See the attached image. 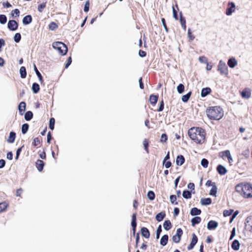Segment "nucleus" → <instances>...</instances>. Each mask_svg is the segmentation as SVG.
I'll use <instances>...</instances> for the list:
<instances>
[{
	"mask_svg": "<svg viewBox=\"0 0 252 252\" xmlns=\"http://www.w3.org/2000/svg\"><path fill=\"white\" fill-rule=\"evenodd\" d=\"M189 137L195 142L202 144L205 140V131L201 127H192L188 131Z\"/></svg>",
	"mask_w": 252,
	"mask_h": 252,
	"instance_id": "1",
	"label": "nucleus"
},
{
	"mask_svg": "<svg viewBox=\"0 0 252 252\" xmlns=\"http://www.w3.org/2000/svg\"><path fill=\"white\" fill-rule=\"evenodd\" d=\"M208 117L211 120H218L223 116V111L220 106L211 107L206 110Z\"/></svg>",
	"mask_w": 252,
	"mask_h": 252,
	"instance_id": "2",
	"label": "nucleus"
},
{
	"mask_svg": "<svg viewBox=\"0 0 252 252\" xmlns=\"http://www.w3.org/2000/svg\"><path fill=\"white\" fill-rule=\"evenodd\" d=\"M235 189L244 197H252V186L250 184L242 183L237 185L235 187Z\"/></svg>",
	"mask_w": 252,
	"mask_h": 252,
	"instance_id": "3",
	"label": "nucleus"
},
{
	"mask_svg": "<svg viewBox=\"0 0 252 252\" xmlns=\"http://www.w3.org/2000/svg\"><path fill=\"white\" fill-rule=\"evenodd\" d=\"M52 46L62 55H65L67 52L66 46L62 42H54L52 44Z\"/></svg>",
	"mask_w": 252,
	"mask_h": 252,
	"instance_id": "4",
	"label": "nucleus"
},
{
	"mask_svg": "<svg viewBox=\"0 0 252 252\" xmlns=\"http://www.w3.org/2000/svg\"><path fill=\"white\" fill-rule=\"evenodd\" d=\"M218 70L220 71L221 75H228V68L226 66L225 63L222 60L220 61L218 66Z\"/></svg>",
	"mask_w": 252,
	"mask_h": 252,
	"instance_id": "5",
	"label": "nucleus"
},
{
	"mask_svg": "<svg viewBox=\"0 0 252 252\" xmlns=\"http://www.w3.org/2000/svg\"><path fill=\"white\" fill-rule=\"evenodd\" d=\"M236 9L235 4L233 2H229L227 4V8L226 9L225 14L227 16H230L235 12Z\"/></svg>",
	"mask_w": 252,
	"mask_h": 252,
	"instance_id": "6",
	"label": "nucleus"
},
{
	"mask_svg": "<svg viewBox=\"0 0 252 252\" xmlns=\"http://www.w3.org/2000/svg\"><path fill=\"white\" fill-rule=\"evenodd\" d=\"M183 234V230L181 228H178L176 230V233L172 237V240L175 243H178L181 240V237Z\"/></svg>",
	"mask_w": 252,
	"mask_h": 252,
	"instance_id": "7",
	"label": "nucleus"
},
{
	"mask_svg": "<svg viewBox=\"0 0 252 252\" xmlns=\"http://www.w3.org/2000/svg\"><path fill=\"white\" fill-rule=\"evenodd\" d=\"M18 27L17 22L13 20H9L7 24V27L10 30L12 31H16Z\"/></svg>",
	"mask_w": 252,
	"mask_h": 252,
	"instance_id": "8",
	"label": "nucleus"
},
{
	"mask_svg": "<svg viewBox=\"0 0 252 252\" xmlns=\"http://www.w3.org/2000/svg\"><path fill=\"white\" fill-rule=\"evenodd\" d=\"M197 240L198 239L196 235L194 233L192 234V238L191 239V241L189 246L188 247V250L189 251L192 250L194 248V246L197 242Z\"/></svg>",
	"mask_w": 252,
	"mask_h": 252,
	"instance_id": "9",
	"label": "nucleus"
},
{
	"mask_svg": "<svg viewBox=\"0 0 252 252\" xmlns=\"http://www.w3.org/2000/svg\"><path fill=\"white\" fill-rule=\"evenodd\" d=\"M227 64L230 68H234L237 65L238 62L235 58L232 57L228 60Z\"/></svg>",
	"mask_w": 252,
	"mask_h": 252,
	"instance_id": "10",
	"label": "nucleus"
},
{
	"mask_svg": "<svg viewBox=\"0 0 252 252\" xmlns=\"http://www.w3.org/2000/svg\"><path fill=\"white\" fill-rule=\"evenodd\" d=\"M217 170L218 172V173L221 175H223L225 174L227 172V169H226V168L220 164L219 165L217 166Z\"/></svg>",
	"mask_w": 252,
	"mask_h": 252,
	"instance_id": "11",
	"label": "nucleus"
},
{
	"mask_svg": "<svg viewBox=\"0 0 252 252\" xmlns=\"http://www.w3.org/2000/svg\"><path fill=\"white\" fill-rule=\"evenodd\" d=\"M218 225L217 221H208L207 228L209 230L215 229Z\"/></svg>",
	"mask_w": 252,
	"mask_h": 252,
	"instance_id": "12",
	"label": "nucleus"
},
{
	"mask_svg": "<svg viewBox=\"0 0 252 252\" xmlns=\"http://www.w3.org/2000/svg\"><path fill=\"white\" fill-rule=\"evenodd\" d=\"M25 109L26 103L24 101L20 102L18 106V110L20 115H22L23 114L24 112L25 111Z\"/></svg>",
	"mask_w": 252,
	"mask_h": 252,
	"instance_id": "13",
	"label": "nucleus"
},
{
	"mask_svg": "<svg viewBox=\"0 0 252 252\" xmlns=\"http://www.w3.org/2000/svg\"><path fill=\"white\" fill-rule=\"evenodd\" d=\"M141 234L143 237L146 238H148L150 237V232L149 230L146 227H142L141 229Z\"/></svg>",
	"mask_w": 252,
	"mask_h": 252,
	"instance_id": "14",
	"label": "nucleus"
},
{
	"mask_svg": "<svg viewBox=\"0 0 252 252\" xmlns=\"http://www.w3.org/2000/svg\"><path fill=\"white\" fill-rule=\"evenodd\" d=\"M32 21V17L31 15H28L26 16L23 19V23L24 25H28Z\"/></svg>",
	"mask_w": 252,
	"mask_h": 252,
	"instance_id": "15",
	"label": "nucleus"
},
{
	"mask_svg": "<svg viewBox=\"0 0 252 252\" xmlns=\"http://www.w3.org/2000/svg\"><path fill=\"white\" fill-rule=\"evenodd\" d=\"M231 248L235 251L239 250L240 243L239 241L237 240H234L232 243Z\"/></svg>",
	"mask_w": 252,
	"mask_h": 252,
	"instance_id": "16",
	"label": "nucleus"
},
{
	"mask_svg": "<svg viewBox=\"0 0 252 252\" xmlns=\"http://www.w3.org/2000/svg\"><path fill=\"white\" fill-rule=\"evenodd\" d=\"M168 236L167 235H163L160 240V244L161 245L164 246L166 245L168 242Z\"/></svg>",
	"mask_w": 252,
	"mask_h": 252,
	"instance_id": "17",
	"label": "nucleus"
},
{
	"mask_svg": "<svg viewBox=\"0 0 252 252\" xmlns=\"http://www.w3.org/2000/svg\"><path fill=\"white\" fill-rule=\"evenodd\" d=\"M184 162H185V158L183 156L180 155V156H178L177 157V158L176 160V162L178 165H180V166L182 165L184 163Z\"/></svg>",
	"mask_w": 252,
	"mask_h": 252,
	"instance_id": "18",
	"label": "nucleus"
},
{
	"mask_svg": "<svg viewBox=\"0 0 252 252\" xmlns=\"http://www.w3.org/2000/svg\"><path fill=\"white\" fill-rule=\"evenodd\" d=\"M211 90L210 88L207 87L202 89L201 93V96L202 97H205L210 93Z\"/></svg>",
	"mask_w": 252,
	"mask_h": 252,
	"instance_id": "19",
	"label": "nucleus"
},
{
	"mask_svg": "<svg viewBox=\"0 0 252 252\" xmlns=\"http://www.w3.org/2000/svg\"><path fill=\"white\" fill-rule=\"evenodd\" d=\"M15 136H16V134L14 132H12V131L10 132L9 133V137L7 139L8 142H9L10 143H13L15 141Z\"/></svg>",
	"mask_w": 252,
	"mask_h": 252,
	"instance_id": "20",
	"label": "nucleus"
},
{
	"mask_svg": "<svg viewBox=\"0 0 252 252\" xmlns=\"http://www.w3.org/2000/svg\"><path fill=\"white\" fill-rule=\"evenodd\" d=\"M36 167L39 171H41L44 166V162L42 160L38 159L36 163Z\"/></svg>",
	"mask_w": 252,
	"mask_h": 252,
	"instance_id": "21",
	"label": "nucleus"
},
{
	"mask_svg": "<svg viewBox=\"0 0 252 252\" xmlns=\"http://www.w3.org/2000/svg\"><path fill=\"white\" fill-rule=\"evenodd\" d=\"M180 22L182 27L185 31H186V28H187L186 27V19L184 17H183L182 13H180Z\"/></svg>",
	"mask_w": 252,
	"mask_h": 252,
	"instance_id": "22",
	"label": "nucleus"
},
{
	"mask_svg": "<svg viewBox=\"0 0 252 252\" xmlns=\"http://www.w3.org/2000/svg\"><path fill=\"white\" fill-rule=\"evenodd\" d=\"M251 94V92L247 89H245L241 92V95L243 98H249L250 97Z\"/></svg>",
	"mask_w": 252,
	"mask_h": 252,
	"instance_id": "23",
	"label": "nucleus"
},
{
	"mask_svg": "<svg viewBox=\"0 0 252 252\" xmlns=\"http://www.w3.org/2000/svg\"><path fill=\"white\" fill-rule=\"evenodd\" d=\"M34 70L35 72V73L37 75L38 79H39V80L41 84H42L43 83V78H42V76L41 74V73L39 72V71L38 70V69H37L36 68V66L35 64H34Z\"/></svg>",
	"mask_w": 252,
	"mask_h": 252,
	"instance_id": "24",
	"label": "nucleus"
},
{
	"mask_svg": "<svg viewBox=\"0 0 252 252\" xmlns=\"http://www.w3.org/2000/svg\"><path fill=\"white\" fill-rule=\"evenodd\" d=\"M40 90L39 85L36 83H34L32 86V90L34 94H37Z\"/></svg>",
	"mask_w": 252,
	"mask_h": 252,
	"instance_id": "25",
	"label": "nucleus"
},
{
	"mask_svg": "<svg viewBox=\"0 0 252 252\" xmlns=\"http://www.w3.org/2000/svg\"><path fill=\"white\" fill-rule=\"evenodd\" d=\"M8 204L6 202H3L0 203V212H2L4 211L7 207H8Z\"/></svg>",
	"mask_w": 252,
	"mask_h": 252,
	"instance_id": "26",
	"label": "nucleus"
},
{
	"mask_svg": "<svg viewBox=\"0 0 252 252\" xmlns=\"http://www.w3.org/2000/svg\"><path fill=\"white\" fill-rule=\"evenodd\" d=\"M20 73L21 78H25L26 77L27 73L26 68L24 66H22L20 69Z\"/></svg>",
	"mask_w": 252,
	"mask_h": 252,
	"instance_id": "27",
	"label": "nucleus"
},
{
	"mask_svg": "<svg viewBox=\"0 0 252 252\" xmlns=\"http://www.w3.org/2000/svg\"><path fill=\"white\" fill-rule=\"evenodd\" d=\"M211 203V199L209 198H203L201 200V203L203 205H207L210 204Z\"/></svg>",
	"mask_w": 252,
	"mask_h": 252,
	"instance_id": "28",
	"label": "nucleus"
},
{
	"mask_svg": "<svg viewBox=\"0 0 252 252\" xmlns=\"http://www.w3.org/2000/svg\"><path fill=\"white\" fill-rule=\"evenodd\" d=\"M201 213V210L197 208H193L191 210L190 214L192 216L199 215Z\"/></svg>",
	"mask_w": 252,
	"mask_h": 252,
	"instance_id": "29",
	"label": "nucleus"
},
{
	"mask_svg": "<svg viewBox=\"0 0 252 252\" xmlns=\"http://www.w3.org/2000/svg\"><path fill=\"white\" fill-rule=\"evenodd\" d=\"M165 213L161 212L156 215V219L157 220H162L165 217Z\"/></svg>",
	"mask_w": 252,
	"mask_h": 252,
	"instance_id": "30",
	"label": "nucleus"
},
{
	"mask_svg": "<svg viewBox=\"0 0 252 252\" xmlns=\"http://www.w3.org/2000/svg\"><path fill=\"white\" fill-rule=\"evenodd\" d=\"M33 116V114L31 111H28L26 113L25 115V119L26 121L31 120Z\"/></svg>",
	"mask_w": 252,
	"mask_h": 252,
	"instance_id": "31",
	"label": "nucleus"
},
{
	"mask_svg": "<svg viewBox=\"0 0 252 252\" xmlns=\"http://www.w3.org/2000/svg\"><path fill=\"white\" fill-rule=\"evenodd\" d=\"M158 99V96L155 95H151L150 97V101L152 104H155Z\"/></svg>",
	"mask_w": 252,
	"mask_h": 252,
	"instance_id": "32",
	"label": "nucleus"
},
{
	"mask_svg": "<svg viewBox=\"0 0 252 252\" xmlns=\"http://www.w3.org/2000/svg\"><path fill=\"white\" fill-rule=\"evenodd\" d=\"M217 192V187H216V186L215 185V183H214V185L213 186V187L210 190V194L211 195L216 196Z\"/></svg>",
	"mask_w": 252,
	"mask_h": 252,
	"instance_id": "33",
	"label": "nucleus"
},
{
	"mask_svg": "<svg viewBox=\"0 0 252 252\" xmlns=\"http://www.w3.org/2000/svg\"><path fill=\"white\" fill-rule=\"evenodd\" d=\"M191 194L189 190H184L183 192V196L186 199H189L191 198Z\"/></svg>",
	"mask_w": 252,
	"mask_h": 252,
	"instance_id": "34",
	"label": "nucleus"
},
{
	"mask_svg": "<svg viewBox=\"0 0 252 252\" xmlns=\"http://www.w3.org/2000/svg\"><path fill=\"white\" fill-rule=\"evenodd\" d=\"M230 155H231V154L229 150H226L220 153V156L222 158H224L225 157L228 158V157H229Z\"/></svg>",
	"mask_w": 252,
	"mask_h": 252,
	"instance_id": "35",
	"label": "nucleus"
},
{
	"mask_svg": "<svg viewBox=\"0 0 252 252\" xmlns=\"http://www.w3.org/2000/svg\"><path fill=\"white\" fill-rule=\"evenodd\" d=\"M191 94V93L190 92L188 93L187 94L182 96V100L184 102H187Z\"/></svg>",
	"mask_w": 252,
	"mask_h": 252,
	"instance_id": "36",
	"label": "nucleus"
},
{
	"mask_svg": "<svg viewBox=\"0 0 252 252\" xmlns=\"http://www.w3.org/2000/svg\"><path fill=\"white\" fill-rule=\"evenodd\" d=\"M163 226L164 229L168 230L171 228L172 225L170 221H164Z\"/></svg>",
	"mask_w": 252,
	"mask_h": 252,
	"instance_id": "37",
	"label": "nucleus"
},
{
	"mask_svg": "<svg viewBox=\"0 0 252 252\" xmlns=\"http://www.w3.org/2000/svg\"><path fill=\"white\" fill-rule=\"evenodd\" d=\"M185 89V87L183 84H180L177 87V90L179 94H182Z\"/></svg>",
	"mask_w": 252,
	"mask_h": 252,
	"instance_id": "38",
	"label": "nucleus"
},
{
	"mask_svg": "<svg viewBox=\"0 0 252 252\" xmlns=\"http://www.w3.org/2000/svg\"><path fill=\"white\" fill-rule=\"evenodd\" d=\"M29 128V125L24 124L22 126V132L23 134H26Z\"/></svg>",
	"mask_w": 252,
	"mask_h": 252,
	"instance_id": "39",
	"label": "nucleus"
},
{
	"mask_svg": "<svg viewBox=\"0 0 252 252\" xmlns=\"http://www.w3.org/2000/svg\"><path fill=\"white\" fill-rule=\"evenodd\" d=\"M7 18L5 15H0V23L1 24H4L6 23Z\"/></svg>",
	"mask_w": 252,
	"mask_h": 252,
	"instance_id": "40",
	"label": "nucleus"
},
{
	"mask_svg": "<svg viewBox=\"0 0 252 252\" xmlns=\"http://www.w3.org/2000/svg\"><path fill=\"white\" fill-rule=\"evenodd\" d=\"M147 196L149 199L151 200H154L155 197L154 192L151 190L149 191L148 192Z\"/></svg>",
	"mask_w": 252,
	"mask_h": 252,
	"instance_id": "41",
	"label": "nucleus"
},
{
	"mask_svg": "<svg viewBox=\"0 0 252 252\" xmlns=\"http://www.w3.org/2000/svg\"><path fill=\"white\" fill-rule=\"evenodd\" d=\"M21 38V36L19 33H16L14 36V40L16 43H18L20 41Z\"/></svg>",
	"mask_w": 252,
	"mask_h": 252,
	"instance_id": "42",
	"label": "nucleus"
},
{
	"mask_svg": "<svg viewBox=\"0 0 252 252\" xmlns=\"http://www.w3.org/2000/svg\"><path fill=\"white\" fill-rule=\"evenodd\" d=\"M161 231H162L161 226V225H159L158 226V228L157 229V231H156V238L157 239H158L159 238Z\"/></svg>",
	"mask_w": 252,
	"mask_h": 252,
	"instance_id": "43",
	"label": "nucleus"
},
{
	"mask_svg": "<svg viewBox=\"0 0 252 252\" xmlns=\"http://www.w3.org/2000/svg\"><path fill=\"white\" fill-rule=\"evenodd\" d=\"M233 212V210L229 209V210H225L223 211V216L224 217H227L230 216Z\"/></svg>",
	"mask_w": 252,
	"mask_h": 252,
	"instance_id": "44",
	"label": "nucleus"
},
{
	"mask_svg": "<svg viewBox=\"0 0 252 252\" xmlns=\"http://www.w3.org/2000/svg\"><path fill=\"white\" fill-rule=\"evenodd\" d=\"M55 119L53 118L50 119L49 121V127L51 129L53 130L54 128Z\"/></svg>",
	"mask_w": 252,
	"mask_h": 252,
	"instance_id": "45",
	"label": "nucleus"
},
{
	"mask_svg": "<svg viewBox=\"0 0 252 252\" xmlns=\"http://www.w3.org/2000/svg\"><path fill=\"white\" fill-rule=\"evenodd\" d=\"M201 164L203 167L206 168L208 165V161L206 158H203L201 161Z\"/></svg>",
	"mask_w": 252,
	"mask_h": 252,
	"instance_id": "46",
	"label": "nucleus"
},
{
	"mask_svg": "<svg viewBox=\"0 0 252 252\" xmlns=\"http://www.w3.org/2000/svg\"><path fill=\"white\" fill-rule=\"evenodd\" d=\"M131 226L132 227L133 234V235H134L135 234V232H136V225H137L136 222L137 221H131Z\"/></svg>",
	"mask_w": 252,
	"mask_h": 252,
	"instance_id": "47",
	"label": "nucleus"
},
{
	"mask_svg": "<svg viewBox=\"0 0 252 252\" xmlns=\"http://www.w3.org/2000/svg\"><path fill=\"white\" fill-rule=\"evenodd\" d=\"M90 2L89 0H87L84 5V10L85 12H87L89 10Z\"/></svg>",
	"mask_w": 252,
	"mask_h": 252,
	"instance_id": "48",
	"label": "nucleus"
},
{
	"mask_svg": "<svg viewBox=\"0 0 252 252\" xmlns=\"http://www.w3.org/2000/svg\"><path fill=\"white\" fill-rule=\"evenodd\" d=\"M199 61L201 63H207L208 61L205 56H201L198 58Z\"/></svg>",
	"mask_w": 252,
	"mask_h": 252,
	"instance_id": "49",
	"label": "nucleus"
},
{
	"mask_svg": "<svg viewBox=\"0 0 252 252\" xmlns=\"http://www.w3.org/2000/svg\"><path fill=\"white\" fill-rule=\"evenodd\" d=\"M40 141L38 137H36L33 139L32 144L34 146H36L39 145L40 144Z\"/></svg>",
	"mask_w": 252,
	"mask_h": 252,
	"instance_id": "50",
	"label": "nucleus"
},
{
	"mask_svg": "<svg viewBox=\"0 0 252 252\" xmlns=\"http://www.w3.org/2000/svg\"><path fill=\"white\" fill-rule=\"evenodd\" d=\"M245 227L246 229H250V230L252 229V221H246L245 223Z\"/></svg>",
	"mask_w": 252,
	"mask_h": 252,
	"instance_id": "51",
	"label": "nucleus"
},
{
	"mask_svg": "<svg viewBox=\"0 0 252 252\" xmlns=\"http://www.w3.org/2000/svg\"><path fill=\"white\" fill-rule=\"evenodd\" d=\"M58 27L57 24L54 22H52L50 23V24L49 25V28L51 30H54L56 29H57Z\"/></svg>",
	"mask_w": 252,
	"mask_h": 252,
	"instance_id": "52",
	"label": "nucleus"
},
{
	"mask_svg": "<svg viewBox=\"0 0 252 252\" xmlns=\"http://www.w3.org/2000/svg\"><path fill=\"white\" fill-rule=\"evenodd\" d=\"M143 144L144 146L145 150L146 151L147 153H148L149 151H148V140H147L146 139H144V140L143 141Z\"/></svg>",
	"mask_w": 252,
	"mask_h": 252,
	"instance_id": "53",
	"label": "nucleus"
},
{
	"mask_svg": "<svg viewBox=\"0 0 252 252\" xmlns=\"http://www.w3.org/2000/svg\"><path fill=\"white\" fill-rule=\"evenodd\" d=\"M188 37L190 40H192L194 39L195 37L191 34V30L190 29H188Z\"/></svg>",
	"mask_w": 252,
	"mask_h": 252,
	"instance_id": "54",
	"label": "nucleus"
},
{
	"mask_svg": "<svg viewBox=\"0 0 252 252\" xmlns=\"http://www.w3.org/2000/svg\"><path fill=\"white\" fill-rule=\"evenodd\" d=\"M173 16L176 20H178L177 12L174 6L172 7Z\"/></svg>",
	"mask_w": 252,
	"mask_h": 252,
	"instance_id": "55",
	"label": "nucleus"
},
{
	"mask_svg": "<svg viewBox=\"0 0 252 252\" xmlns=\"http://www.w3.org/2000/svg\"><path fill=\"white\" fill-rule=\"evenodd\" d=\"M177 198L176 196L175 195H171L170 196V200L171 202L173 204L176 201Z\"/></svg>",
	"mask_w": 252,
	"mask_h": 252,
	"instance_id": "56",
	"label": "nucleus"
},
{
	"mask_svg": "<svg viewBox=\"0 0 252 252\" xmlns=\"http://www.w3.org/2000/svg\"><path fill=\"white\" fill-rule=\"evenodd\" d=\"M46 4L45 3H42L38 6V10L39 12H42V10L45 7Z\"/></svg>",
	"mask_w": 252,
	"mask_h": 252,
	"instance_id": "57",
	"label": "nucleus"
},
{
	"mask_svg": "<svg viewBox=\"0 0 252 252\" xmlns=\"http://www.w3.org/2000/svg\"><path fill=\"white\" fill-rule=\"evenodd\" d=\"M242 155L246 158L249 157L250 151L248 149L246 150L243 152Z\"/></svg>",
	"mask_w": 252,
	"mask_h": 252,
	"instance_id": "58",
	"label": "nucleus"
},
{
	"mask_svg": "<svg viewBox=\"0 0 252 252\" xmlns=\"http://www.w3.org/2000/svg\"><path fill=\"white\" fill-rule=\"evenodd\" d=\"M167 140V136L165 134H162L161 136L160 141L161 142H165Z\"/></svg>",
	"mask_w": 252,
	"mask_h": 252,
	"instance_id": "59",
	"label": "nucleus"
},
{
	"mask_svg": "<svg viewBox=\"0 0 252 252\" xmlns=\"http://www.w3.org/2000/svg\"><path fill=\"white\" fill-rule=\"evenodd\" d=\"M12 15L13 16H14V14H15L16 15V16H19V14H20V11L19 10V9H15L14 10L12 11Z\"/></svg>",
	"mask_w": 252,
	"mask_h": 252,
	"instance_id": "60",
	"label": "nucleus"
},
{
	"mask_svg": "<svg viewBox=\"0 0 252 252\" xmlns=\"http://www.w3.org/2000/svg\"><path fill=\"white\" fill-rule=\"evenodd\" d=\"M164 108V103L163 101H161L160 102V106L158 108V109L157 110L158 111L160 112L163 110Z\"/></svg>",
	"mask_w": 252,
	"mask_h": 252,
	"instance_id": "61",
	"label": "nucleus"
},
{
	"mask_svg": "<svg viewBox=\"0 0 252 252\" xmlns=\"http://www.w3.org/2000/svg\"><path fill=\"white\" fill-rule=\"evenodd\" d=\"M71 62H72L71 58L70 57H69L68 58L67 61V63H66L65 64V68H68V67L71 64Z\"/></svg>",
	"mask_w": 252,
	"mask_h": 252,
	"instance_id": "62",
	"label": "nucleus"
},
{
	"mask_svg": "<svg viewBox=\"0 0 252 252\" xmlns=\"http://www.w3.org/2000/svg\"><path fill=\"white\" fill-rule=\"evenodd\" d=\"M238 214H239L238 211H236L235 212H234V213L232 214V217L229 220H233L235 219L236 216L238 215Z\"/></svg>",
	"mask_w": 252,
	"mask_h": 252,
	"instance_id": "63",
	"label": "nucleus"
},
{
	"mask_svg": "<svg viewBox=\"0 0 252 252\" xmlns=\"http://www.w3.org/2000/svg\"><path fill=\"white\" fill-rule=\"evenodd\" d=\"M163 163L165 165V167L166 168H169L171 165V162L170 161H167V162H165L163 161Z\"/></svg>",
	"mask_w": 252,
	"mask_h": 252,
	"instance_id": "64",
	"label": "nucleus"
}]
</instances>
